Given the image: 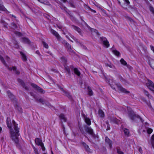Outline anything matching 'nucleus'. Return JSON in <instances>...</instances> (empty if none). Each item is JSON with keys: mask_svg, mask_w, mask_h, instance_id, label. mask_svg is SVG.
<instances>
[{"mask_svg": "<svg viewBox=\"0 0 154 154\" xmlns=\"http://www.w3.org/2000/svg\"><path fill=\"white\" fill-rule=\"evenodd\" d=\"M149 98L152 99L153 98L149 94V97H148Z\"/></svg>", "mask_w": 154, "mask_h": 154, "instance_id": "052dcab7", "label": "nucleus"}, {"mask_svg": "<svg viewBox=\"0 0 154 154\" xmlns=\"http://www.w3.org/2000/svg\"><path fill=\"white\" fill-rule=\"evenodd\" d=\"M57 40L60 41V43H62L63 44L64 46L68 43V42H67L64 39H63L61 37L60 39Z\"/></svg>", "mask_w": 154, "mask_h": 154, "instance_id": "aec40b11", "label": "nucleus"}, {"mask_svg": "<svg viewBox=\"0 0 154 154\" xmlns=\"http://www.w3.org/2000/svg\"><path fill=\"white\" fill-rule=\"evenodd\" d=\"M105 141L106 143L109 145L110 149L111 148L112 146V141L107 137H105Z\"/></svg>", "mask_w": 154, "mask_h": 154, "instance_id": "9b49d317", "label": "nucleus"}, {"mask_svg": "<svg viewBox=\"0 0 154 154\" xmlns=\"http://www.w3.org/2000/svg\"><path fill=\"white\" fill-rule=\"evenodd\" d=\"M56 27H57L60 29H62V26L60 24H56Z\"/></svg>", "mask_w": 154, "mask_h": 154, "instance_id": "37998d69", "label": "nucleus"}, {"mask_svg": "<svg viewBox=\"0 0 154 154\" xmlns=\"http://www.w3.org/2000/svg\"><path fill=\"white\" fill-rule=\"evenodd\" d=\"M83 117L86 124L88 125H90L91 124V122L89 118L87 117L85 115H83Z\"/></svg>", "mask_w": 154, "mask_h": 154, "instance_id": "f8f14e48", "label": "nucleus"}, {"mask_svg": "<svg viewBox=\"0 0 154 154\" xmlns=\"http://www.w3.org/2000/svg\"><path fill=\"white\" fill-rule=\"evenodd\" d=\"M117 152L118 154H123L124 153L122 151H121L119 149H117Z\"/></svg>", "mask_w": 154, "mask_h": 154, "instance_id": "a18cd8bd", "label": "nucleus"}, {"mask_svg": "<svg viewBox=\"0 0 154 154\" xmlns=\"http://www.w3.org/2000/svg\"><path fill=\"white\" fill-rule=\"evenodd\" d=\"M109 118L112 122L116 124H118L120 122L119 120L114 117H110Z\"/></svg>", "mask_w": 154, "mask_h": 154, "instance_id": "4468645a", "label": "nucleus"}, {"mask_svg": "<svg viewBox=\"0 0 154 154\" xmlns=\"http://www.w3.org/2000/svg\"><path fill=\"white\" fill-rule=\"evenodd\" d=\"M69 35L71 38H72L74 41L77 43H79V41L74 36L72 35L71 34H69Z\"/></svg>", "mask_w": 154, "mask_h": 154, "instance_id": "c85d7f7f", "label": "nucleus"}, {"mask_svg": "<svg viewBox=\"0 0 154 154\" xmlns=\"http://www.w3.org/2000/svg\"><path fill=\"white\" fill-rule=\"evenodd\" d=\"M31 85L33 87L35 88L36 89H37L39 92L43 94L45 93V91H44L42 88L37 86L35 84L32 83Z\"/></svg>", "mask_w": 154, "mask_h": 154, "instance_id": "1a4fd4ad", "label": "nucleus"}, {"mask_svg": "<svg viewBox=\"0 0 154 154\" xmlns=\"http://www.w3.org/2000/svg\"><path fill=\"white\" fill-rule=\"evenodd\" d=\"M82 144L85 147L86 151L89 152H90V149L89 148V146L85 143L82 142Z\"/></svg>", "mask_w": 154, "mask_h": 154, "instance_id": "dca6fc26", "label": "nucleus"}, {"mask_svg": "<svg viewBox=\"0 0 154 154\" xmlns=\"http://www.w3.org/2000/svg\"><path fill=\"white\" fill-rule=\"evenodd\" d=\"M0 60L3 63L5 66H6L7 68V69L9 70H13L14 72L17 74L19 75L20 74V72L17 70L16 69V68L15 67L13 66L12 67H9L5 63V61L3 58V57H2L0 55Z\"/></svg>", "mask_w": 154, "mask_h": 154, "instance_id": "20e7f679", "label": "nucleus"}, {"mask_svg": "<svg viewBox=\"0 0 154 154\" xmlns=\"http://www.w3.org/2000/svg\"><path fill=\"white\" fill-rule=\"evenodd\" d=\"M59 117L60 119L62 120L63 122H65L66 121V119L65 117V115L63 114H61L59 116Z\"/></svg>", "mask_w": 154, "mask_h": 154, "instance_id": "412c9836", "label": "nucleus"}, {"mask_svg": "<svg viewBox=\"0 0 154 154\" xmlns=\"http://www.w3.org/2000/svg\"><path fill=\"white\" fill-rule=\"evenodd\" d=\"M7 93L8 94V95L9 97L11 99L13 100L14 99V95H13L11 93V92L9 91H7Z\"/></svg>", "mask_w": 154, "mask_h": 154, "instance_id": "393cba45", "label": "nucleus"}, {"mask_svg": "<svg viewBox=\"0 0 154 154\" xmlns=\"http://www.w3.org/2000/svg\"><path fill=\"white\" fill-rule=\"evenodd\" d=\"M42 42L44 47L46 48H48V44H47L44 41H43Z\"/></svg>", "mask_w": 154, "mask_h": 154, "instance_id": "4c0bfd02", "label": "nucleus"}, {"mask_svg": "<svg viewBox=\"0 0 154 154\" xmlns=\"http://www.w3.org/2000/svg\"><path fill=\"white\" fill-rule=\"evenodd\" d=\"M151 143L152 146L154 148V141H151Z\"/></svg>", "mask_w": 154, "mask_h": 154, "instance_id": "864d4df0", "label": "nucleus"}, {"mask_svg": "<svg viewBox=\"0 0 154 154\" xmlns=\"http://www.w3.org/2000/svg\"><path fill=\"white\" fill-rule=\"evenodd\" d=\"M11 16H12V17H14V18H16V16H14V15L12 14V15H11Z\"/></svg>", "mask_w": 154, "mask_h": 154, "instance_id": "e2e57ef3", "label": "nucleus"}, {"mask_svg": "<svg viewBox=\"0 0 154 154\" xmlns=\"http://www.w3.org/2000/svg\"><path fill=\"white\" fill-rule=\"evenodd\" d=\"M62 91L63 92V94L64 95L66 96L69 98H71V96L70 95L69 93L68 92L65 91L63 89Z\"/></svg>", "mask_w": 154, "mask_h": 154, "instance_id": "a211bd4d", "label": "nucleus"}, {"mask_svg": "<svg viewBox=\"0 0 154 154\" xmlns=\"http://www.w3.org/2000/svg\"><path fill=\"white\" fill-rule=\"evenodd\" d=\"M34 149V152L35 154H39L38 149L34 146L33 147Z\"/></svg>", "mask_w": 154, "mask_h": 154, "instance_id": "c9c22d12", "label": "nucleus"}, {"mask_svg": "<svg viewBox=\"0 0 154 154\" xmlns=\"http://www.w3.org/2000/svg\"><path fill=\"white\" fill-rule=\"evenodd\" d=\"M65 48L67 49V51L69 54L73 52V51L71 48V45L68 43L64 46Z\"/></svg>", "mask_w": 154, "mask_h": 154, "instance_id": "9d476101", "label": "nucleus"}, {"mask_svg": "<svg viewBox=\"0 0 154 154\" xmlns=\"http://www.w3.org/2000/svg\"><path fill=\"white\" fill-rule=\"evenodd\" d=\"M85 137H86V138H87V139H88V141H90V140H89V138H88V137H87V136H85Z\"/></svg>", "mask_w": 154, "mask_h": 154, "instance_id": "774afa93", "label": "nucleus"}, {"mask_svg": "<svg viewBox=\"0 0 154 154\" xmlns=\"http://www.w3.org/2000/svg\"><path fill=\"white\" fill-rule=\"evenodd\" d=\"M146 85L149 89L154 92V83L151 80L148 79Z\"/></svg>", "mask_w": 154, "mask_h": 154, "instance_id": "39448f33", "label": "nucleus"}, {"mask_svg": "<svg viewBox=\"0 0 154 154\" xmlns=\"http://www.w3.org/2000/svg\"><path fill=\"white\" fill-rule=\"evenodd\" d=\"M66 37L67 38H68V39H69V40L71 41V42H73V41L72 40H71L70 39H69V38L68 36L67 35H66Z\"/></svg>", "mask_w": 154, "mask_h": 154, "instance_id": "4d7b16f0", "label": "nucleus"}, {"mask_svg": "<svg viewBox=\"0 0 154 154\" xmlns=\"http://www.w3.org/2000/svg\"><path fill=\"white\" fill-rule=\"evenodd\" d=\"M120 61L122 65L128 66L126 62L123 59H121Z\"/></svg>", "mask_w": 154, "mask_h": 154, "instance_id": "473e14b6", "label": "nucleus"}, {"mask_svg": "<svg viewBox=\"0 0 154 154\" xmlns=\"http://www.w3.org/2000/svg\"><path fill=\"white\" fill-rule=\"evenodd\" d=\"M65 70L68 72V74L69 75H70V71L69 68L68 67H66L65 66Z\"/></svg>", "mask_w": 154, "mask_h": 154, "instance_id": "58836bf2", "label": "nucleus"}, {"mask_svg": "<svg viewBox=\"0 0 154 154\" xmlns=\"http://www.w3.org/2000/svg\"><path fill=\"white\" fill-rule=\"evenodd\" d=\"M143 92L146 96L148 97H149V94L147 91L144 90H143Z\"/></svg>", "mask_w": 154, "mask_h": 154, "instance_id": "ea45409f", "label": "nucleus"}, {"mask_svg": "<svg viewBox=\"0 0 154 154\" xmlns=\"http://www.w3.org/2000/svg\"><path fill=\"white\" fill-rule=\"evenodd\" d=\"M64 3H65L67 1V0H61Z\"/></svg>", "mask_w": 154, "mask_h": 154, "instance_id": "680f3d73", "label": "nucleus"}, {"mask_svg": "<svg viewBox=\"0 0 154 154\" xmlns=\"http://www.w3.org/2000/svg\"><path fill=\"white\" fill-rule=\"evenodd\" d=\"M106 66L109 67L110 68H113L115 67L111 63H107L106 65Z\"/></svg>", "mask_w": 154, "mask_h": 154, "instance_id": "e433bc0d", "label": "nucleus"}, {"mask_svg": "<svg viewBox=\"0 0 154 154\" xmlns=\"http://www.w3.org/2000/svg\"><path fill=\"white\" fill-rule=\"evenodd\" d=\"M16 109L17 110L20 112L21 113L22 112V109L21 107L17 105L16 107Z\"/></svg>", "mask_w": 154, "mask_h": 154, "instance_id": "c756f323", "label": "nucleus"}, {"mask_svg": "<svg viewBox=\"0 0 154 154\" xmlns=\"http://www.w3.org/2000/svg\"><path fill=\"white\" fill-rule=\"evenodd\" d=\"M150 48L151 50L153 51L154 53V47L152 45L150 46Z\"/></svg>", "mask_w": 154, "mask_h": 154, "instance_id": "603ef678", "label": "nucleus"}, {"mask_svg": "<svg viewBox=\"0 0 154 154\" xmlns=\"http://www.w3.org/2000/svg\"><path fill=\"white\" fill-rule=\"evenodd\" d=\"M88 94L91 96L93 95V92L92 91V90H91L89 87H88Z\"/></svg>", "mask_w": 154, "mask_h": 154, "instance_id": "7c9ffc66", "label": "nucleus"}, {"mask_svg": "<svg viewBox=\"0 0 154 154\" xmlns=\"http://www.w3.org/2000/svg\"><path fill=\"white\" fill-rule=\"evenodd\" d=\"M129 116L130 119L133 121L136 122L137 119L139 121L141 122L142 123L143 122V120L139 116L136 115L133 112H131L129 113Z\"/></svg>", "mask_w": 154, "mask_h": 154, "instance_id": "7ed1b4c3", "label": "nucleus"}, {"mask_svg": "<svg viewBox=\"0 0 154 154\" xmlns=\"http://www.w3.org/2000/svg\"><path fill=\"white\" fill-rule=\"evenodd\" d=\"M17 81L18 82L21 84L23 87L27 91L29 90V88L27 86H26L24 83L21 79H18Z\"/></svg>", "mask_w": 154, "mask_h": 154, "instance_id": "ddd939ff", "label": "nucleus"}, {"mask_svg": "<svg viewBox=\"0 0 154 154\" xmlns=\"http://www.w3.org/2000/svg\"><path fill=\"white\" fill-rule=\"evenodd\" d=\"M36 100H38L37 99H36ZM38 101L40 103H42V104H44V100L43 99H40L38 100Z\"/></svg>", "mask_w": 154, "mask_h": 154, "instance_id": "09e8293b", "label": "nucleus"}, {"mask_svg": "<svg viewBox=\"0 0 154 154\" xmlns=\"http://www.w3.org/2000/svg\"><path fill=\"white\" fill-rule=\"evenodd\" d=\"M20 54L22 56L23 60L24 61H26L27 60V58L25 55L22 52H20Z\"/></svg>", "mask_w": 154, "mask_h": 154, "instance_id": "4be33fe9", "label": "nucleus"}, {"mask_svg": "<svg viewBox=\"0 0 154 154\" xmlns=\"http://www.w3.org/2000/svg\"><path fill=\"white\" fill-rule=\"evenodd\" d=\"M74 73L77 75L78 76H79L80 75V73L79 71L77 68H75L74 69Z\"/></svg>", "mask_w": 154, "mask_h": 154, "instance_id": "cd10ccee", "label": "nucleus"}, {"mask_svg": "<svg viewBox=\"0 0 154 154\" xmlns=\"http://www.w3.org/2000/svg\"><path fill=\"white\" fill-rule=\"evenodd\" d=\"M43 2L44 3H43V4H44L45 5H50V4L49 2L47 1L46 0H44Z\"/></svg>", "mask_w": 154, "mask_h": 154, "instance_id": "79ce46f5", "label": "nucleus"}, {"mask_svg": "<svg viewBox=\"0 0 154 154\" xmlns=\"http://www.w3.org/2000/svg\"><path fill=\"white\" fill-rule=\"evenodd\" d=\"M14 33L16 35L19 36H21L22 35V33L20 32H17L16 31H14Z\"/></svg>", "mask_w": 154, "mask_h": 154, "instance_id": "f704fd0d", "label": "nucleus"}, {"mask_svg": "<svg viewBox=\"0 0 154 154\" xmlns=\"http://www.w3.org/2000/svg\"><path fill=\"white\" fill-rule=\"evenodd\" d=\"M61 59L62 61H63L64 63H66L67 61V60L64 57H62L61 58Z\"/></svg>", "mask_w": 154, "mask_h": 154, "instance_id": "de8ad7c7", "label": "nucleus"}, {"mask_svg": "<svg viewBox=\"0 0 154 154\" xmlns=\"http://www.w3.org/2000/svg\"><path fill=\"white\" fill-rule=\"evenodd\" d=\"M7 93L8 94V95L9 97L11 99L13 100L14 99V95H13L11 93V92L9 91H7Z\"/></svg>", "mask_w": 154, "mask_h": 154, "instance_id": "a878e982", "label": "nucleus"}, {"mask_svg": "<svg viewBox=\"0 0 154 154\" xmlns=\"http://www.w3.org/2000/svg\"><path fill=\"white\" fill-rule=\"evenodd\" d=\"M110 86L113 89L115 90H116V87H117L118 89L117 91L119 92L126 94H128L130 93L129 91H127L126 89L123 88L120 84H117L114 85L112 84H110Z\"/></svg>", "mask_w": 154, "mask_h": 154, "instance_id": "f03ea898", "label": "nucleus"}, {"mask_svg": "<svg viewBox=\"0 0 154 154\" xmlns=\"http://www.w3.org/2000/svg\"><path fill=\"white\" fill-rule=\"evenodd\" d=\"M113 52L114 53V54H115L117 56H119L120 54L119 52L116 50H114L113 51Z\"/></svg>", "mask_w": 154, "mask_h": 154, "instance_id": "a19ab883", "label": "nucleus"}, {"mask_svg": "<svg viewBox=\"0 0 154 154\" xmlns=\"http://www.w3.org/2000/svg\"><path fill=\"white\" fill-rule=\"evenodd\" d=\"M35 143L38 146H40L42 144V143H43L42 142V140L38 138H35Z\"/></svg>", "mask_w": 154, "mask_h": 154, "instance_id": "2eb2a0df", "label": "nucleus"}, {"mask_svg": "<svg viewBox=\"0 0 154 154\" xmlns=\"http://www.w3.org/2000/svg\"><path fill=\"white\" fill-rule=\"evenodd\" d=\"M151 141H154V134L151 137Z\"/></svg>", "mask_w": 154, "mask_h": 154, "instance_id": "5fc2aeb1", "label": "nucleus"}, {"mask_svg": "<svg viewBox=\"0 0 154 154\" xmlns=\"http://www.w3.org/2000/svg\"><path fill=\"white\" fill-rule=\"evenodd\" d=\"M125 134L128 135L129 134V132L128 129L125 128L123 130Z\"/></svg>", "mask_w": 154, "mask_h": 154, "instance_id": "72a5a7b5", "label": "nucleus"}, {"mask_svg": "<svg viewBox=\"0 0 154 154\" xmlns=\"http://www.w3.org/2000/svg\"><path fill=\"white\" fill-rule=\"evenodd\" d=\"M149 63L151 67L154 69V60H152L150 61Z\"/></svg>", "mask_w": 154, "mask_h": 154, "instance_id": "2f4dec72", "label": "nucleus"}, {"mask_svg": "<svg viewBox=\"0 0 154 154\" xmlns=\"http://www.w3.org/2000/svg\"><path fill=\"white\" fill-rule=\"evenodd\" d=\"M50 31L51 33L56 38L57 40L60 39L61 37L57 32L52 29H50Z\"/></svg>", "mask_w": 154, "mask_h": 154, "instance_id": "6e6552de", "label": "nucleus"}, {"mask_svg": "<svg viewBox=\"0 0 154 154\" xmlns=\"http://www.w3.org/2000/svg\"><path fill=\"white\" fill-rule=\"evenodd\" d=\"M72 26L73 29L76 31L78 33H81V30L80 28L75 26Z\"/></svg>", "mask_w": 154, "mask_h": 154, "instance_id": "b1692460", "label": "nucleus"}, {"mask_svg": "<svg viewBox=\"0 0 154 154\" xmlns=\"http://www.w3.org/2000/svg\"><path fill=\"white\" fill-rule=\"evenodd\" d=\"M85 130L86 132L91 135L92 137H94V134L93 132V130L91 127L85 126Z\"/></svg>", "mask_w": 154, "mask_h": 154, "instance_id": "423d86ee", "label": "nucleus"}, {"mask_svg": "<svg viewBox=\"0 0 154 154\" xmlns=\"http://www.w3.org/2000/svg\"><path fill=\"white\" fill-rule=\"evenodd\" d=\"M0 10L5 11L6 13H9V12L7 10L5 7L3 5L1 4H0Z\"/></svg>", "mask_w": 154, "mask_h": 154, "instance_id": "6ab92c4d", "label": "nucleus"}, {"mask_svg": "<svg viewBox=\"0 0 154 154\" xmlns=\"http://www.w3.org/2000/svg\"><path fill=\"white\" fill-rule=\"evenodd\" d=\"M88 8L89 9V10H90L92 12H94V13H96V11L95 10L92 9L90 7H88Z\"/></svg>", "mask_w": 154, "mask_h": 154, "instance_id": "8fccbe9b", "label": "nucleus"}, {"mask_svg": "<svg viewBox=\"0 0 154 154\" xmlns=\"http://www.w3.org/2000/svg\"><path fill=\"white\" fill-rule=\"evenodd\" d=\"M71 5L72 7H75L74 5H72V4H71Z\"/></svg>", "mask_w": 154, "mask_h": 154, "instance_id": "0e129e2a", "label": "nucleus"}, {"mask_svg": "<svg viewBox=\"0 0 154 154\" xmlns=\"http://www.w3.org/2000/svg\"><path fill=\"white\" fill-rule=\"evenodd\" d=\"M40 146H41V147H42V149L43 150V151L45 150V148L44 146L43 143H42V144L41 145H40Z\"/></svg>", "mask_w": 154, "mask_h": 154, "instance_id": "49530a36", "label": "nucleus"}, {"mask_svg": "<svg viewBox=\"0 0 154 154\" xmlns=\"http://www.w3.org/2000/svg\"><path fill=\"white\" fill-rule=\"evenodd\" d=\"M6 123L8 127L10 129L11 138L17 146L19 142L18 136L20 135L19 133V128L18 127L15 121L12 120L11 122L9 117L7 118Z\"/></svg>", "mask_w": 154, "mask_h": 154, "instance_id": "f257e3e1", "label": "nucleus"}, {"mask_svg": "<svg viewBox=\"0 0 154 154\" xmlns=\"http://www.w3.org/2000/svg\"><path fill=\"white\" fill-rule=\"evenodd\" d=\"M22 42L25 43L29 44H30V41L29 39L23 37L22 38Z\"/></svg>", "mask_w": 154, "mask_h": 154, "instance_id": "f3484780", "label": "nucleus"}, {"mask_svg": "<svg viewBox=\"0 0 154 154\" xmlns=\"http://www.w3.org/2000/svg\"><path fill=\"white\" fill-rule=\"evenodd\" d=\"M100 40L103 42V44L105 46L108 47L109 46V44L106 38L104 37H101L100 38Z\"/></svg>", "mask_w": 154, "mask_h": 154, "instance_id": "0eeeda50", "label": "nucleus"}, {"mask_svg": "<svg viewBox=\"0 0 154 154\" xmlns=\"http://www.w3.org/2000/svg\"><path fill=\"white\" fill-rule=\"evenodd\" d=\"M2 130V128L1 127H0V132H1Z\"/></svg>", "mask_w": 154, "mask_h": 154, "instance_id": "338daca9", "label": "nucleus"}, {"mask_svg": "<svg viewBox=\"0 0 154 154\" xmlns=\"http://www.w3.org/2000/svg\"><path fill=\"white\" fill-rule=\"evenodd\" d=\"M125 3L128 5L130 4V2L128 0H124Z\"/></svg>", "mask_w": 154, "mask_h": 154, "instance_id": "3c124183", "label": "nucleus"}, {"mask_svg": "<svg viewBox=\"0 0 154 154\" xmlns=\"http://www.w3.org/2000/svg\"><path fill=\"white\" fill-rule=\"evenodd\" d=\"M36 53L38 55H40V52H39V51H36Z\"/></svg>", "mask_w": 154, "mask_h": 154, "instance_id": "13d9d810", "label": "nucleus"}, {"mask_svg": "<svg viewBox=\"0 0 154 154\" xmlns=\"http://www.w3.org/2000/svg\"><path fill=\"white\" fill-rule=\"evenodd\" d=\"M152 131V130L151 128H148L147 130V132L149 134H151Z\"/></svg>", "mask_w": 154, "mask_h": 154, "instance_id": "c03bdc74", "label": "nucleus"}, {"mask_svg": "<svg viewBox=\"0 0 154 154\" xmlns=\"http://www.w3.org/2000/svg\"><path fill=\"white\" fill-rule=\"evenodd\" d=\"M39 2H40L41 3H44V1L43 0H38Z\"/></svg>", "mask_w": 154, "mask_h": 154, "instance_id": "6e6d98bb", "label": "nucleus"}, {"mask_svg": "<svg viewBox=\"0 0 154 154\" xmlns=\"http://www.w3.org/2000/svg\"><path fill=\"white\" fill-rule=\"evenodd\" d=\"M73 66H70V68H71V69H73Z\"/></svg>", "mask_w": 154, "mask_h": 154, "instance_id": "69168bd1", "label": "nucleus"}, {"mask_svg": "<svg viewBox=\"0 0 154 154\" xmlns=\"http://www.w3.org/2000/svg\"><path fill=\"white\" fill-rule=\"evenodd\" d=\"M139 150L140 152H142V149L141 148H139Z\"/></svg>", "mask_w": 154, "mask_h": 154, "instance_id": "bf43d9fd", "label": "nucleus"}, {"mask_svg": "<svg viewBox=\"0 0 154 154\" xmlns=\"http://www.w3.org/2000/svg\"><path fill=\"white\" fill-rule=\"evenodd\" d=\"M98 113L99 116L101 117H103L104 116V114L103 111L101 110H99Z\"/></svg>", "mask_w": 154, "mask_h": 154, "instance_id": "bb28decb", "label": "nucleus"}, {"mask_svg": "<svg viewBox=\"0 0 154 154\" xmlns=\"http://www.w3.org/2000/svg\"><path fill=\"white\" fill-rule=\"evenodd\" d=\"M10 27L13 29H15L17 28V25L14 23H12L10 24Z\"/></svg>", "mask_w": 154, "mask_h": 154, "instance_id": "5701e85b", "label": "nucleus"}]
</instances>
